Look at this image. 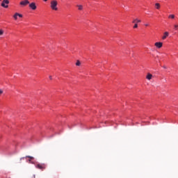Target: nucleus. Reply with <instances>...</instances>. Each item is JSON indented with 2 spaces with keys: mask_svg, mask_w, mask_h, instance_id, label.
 I'll return each mask as SVG.
<instances>
[{
  "mask_svg": "<svg viewBox=\"0 0 178 178\" xmlns=\"http://www.w3.org/2000/svg\"><path fill=\"white\" fill-rule=\"evenodd\" d=\"M50 7L52 10H58V1L56 0H53L50 3Z\"/></svg>",
  "mask_w": 178,
  "mask_h": 178,
  "instance_id": "nucleus-1",
  "label": "nucleus"
},
{
  "mask_svg": "<svg viewBox=\"0 0 178 178\" xmlns=\"http://www.w3.org/2000/svg\"><path fill=\"white\" fill-rule=\"evenodd\" d=\"M35 168L40 170H44V169H47V165L45 163H38L35 165Z\"/></svg>",
  "mask_w": 178,
  "mask_h": 178,
  "instance_id": "nucleus-2",
  "label": "nucleus"
},
{
  "mask_svg": "<svg viewBox=\"0 0 178 178\" xmlns=\"http://www.w3.org/2000/svg\"><path fill=\"white\" fill-rule=\"evenodd\" d=\"M132 23L135 24L134 29H137L138 27V23H141V19H139L138 18L134 19Z\"/></svg>",
  "mask_w": 178,
  "mask_h": 178,
  "instance_id": "nucleus-3",
  "label": "nucleus"
},
{
  "mask_svg": "<svg viewBox=\"0 0 178 178\" xmlns=\"http://www.w3.org/2000/svg\"><path fill=\"white\" fill-rule=\"evenodd\" d=\"M29 3H30V1H29V0H24L19 3V5H21V6H26L29 5Z\"/></svg>",
  "mask_w": 178,
  "mask_h": 178,
  "instance_id": "nucleus-4",
  "label": "nucleus"
},
{
  "mask_svg": "<svg viewBox=\"0 0 178 178\" xmlns=\"http://www.w3.org/2000/svg\"><path fill=\"white\" fill-rule=\"evenodd\" d=\"M5 3H6V5H5ZM8 3H9L8 0H3V2H2V3H1V6H2L3 8H8Z\"/></svg>",
  "mask_w": 178,
  "mask_h": 178,
  "instance_id": "nucleus-5",
  "label": "nucleus"
},
{
  "mask_svg": "<svg viewBox=\"0 0 178 178\" xmlns=\"http://www.w3.org/2000/svg\"><path fill=\"white\" fill-rule=\"evenodd\" d=\"M29 8H31L32 10H35V9H37V6H35V3H31L29 4Z\"/></svg>",
  "mask_w": 178,
  "mask_h": 178,
  "instance_id": "nucleus-6",
  "label": "nucleus"
},
{
  "mask_svg": "<svg viewBox=\"0 0 178 178\" xmlns=\"http://www.w3.org/2000/svg\"><path fill=\"white\" fill-rule=\"evenodd\" d=\"M163 44L161 42H157L154 44L155 47H156V48H162V45Z\"/></svg>",
  "mask_w": 178,
  "mask_h": 178,
  "instance_id": "nucleus-7",
  "label": "nucleus"
},
{
  "mask_svg": "<svg viewBox=\"0 0 178 178\" xmlns=\"http://www.w3.org/2000/svg\"><path fill=\"white\" fill-rule=\"evenodd\" d=\"M169 37V32H165L163 36L162 37V40H166V38Z\"/></svg>",
  "mask_w": 178,
  "mask_h": 178,
  "instance_id": "nucleus-8",
  "label": "nucleus"
},
{
  "mask_svg": "<svg viewBox=\"0 0 178 178\" xmlns=\"http://www.w3.org/2000/svg\"><path fill=\"white\" fill-rule=\"evenodd\" d=\"M146 79L147 80H151L152 79V74H147V76H146Z\"/></svg>",
  "mask_w": 178,
  "mask_h": 178,
  "instance_id": "nucleus-9",
  "label": "nucleus"
},
{
  "mask_svg": "<svg viewBox=\"0 0 178 178\" xmlns=\"http://www.w3.org/2000/svg\"><path fill=\"white\" fill-rule=\"evenodd\" d=\"M155 6L156 9H160L161 8V4L159 3H156Z\"/></svg>",
  "mask_w": 178,
  "mask_h": 178,
  "instance_id": "nucleus-10",
  "label": "nucleus"
},
{
  "mask_svg": "<svg viewBox=\"0 0 178 178\" xmlns=\"http://www.w3.org/2000/svg\"><path fill=\"white\" fill-rule=\"evenodd\" d=\"M175 17H176V16H175V15H173V14H171V15H170L168 16V19H175Z\"/></svg>",
  "mask_w": 178,
  "mask_h": 178,
  "instance_id": "nucleus-11",
  "label": "nucleus"
},
{
  "mask_svg": "<svg viewBox=\"0 0 178 178\" xmlns=\"http://www.w3.org/2000/svg\"><path fill=\"white\" fill-rule=\"evenodd\" d=\"M17 15H18L17 13H16L13 15V17H14L15 20H17V17H18Z\"/></svg>",
  "mask_w": 178,
  "mask_h": 178,
  "instance_id": "nucleus-12",
  "label": "nucleus"
},
{
  "mask_svg": "<svg viewBox=\"0 0 178 178\" xmlns=\"http://www.w3.org/2000/svg\"><path fill=\"white\" fill-rule=\"evenodd\" d=\"M78 9L79 10H83V6L81 5H78Z\"/></svg>",
  "mask_w": 178,
  "mask_h": 178,
  "instance_id": "nucleus-13",
  "label": "nucleus"
},
{
  "mask_svg": "<svg viewBox=\"0 0 178 178\" xmlns=\"http://www.w3.org/2000/svg\"><path fill=\"white\" fill-rule=\"evenodd\" d=\"M81 65V63H80V60H77L76 63V66H80Z\"/></svg>",
  "mask_w": 178,
  "mask_h": 178,
  "instance_id": "nucleus-14",
  "label": "nucleus"
},
{
  "mask_svg": "<svg viewBox=\"0 0 178 178\" xmlns=\"http://www.w3.org/2000/svg\"><path fill=\"white\" fill-rule=\"evenodd\" d=\"M4 31L2 29H0V35H3Z\"/></svg>",
  "mask_w": 178,
  "mask_h": 178,
  "instance_id": "nucleus-15",
  "label": "nucleus"
},
{
  "mask_svg": "<svg viewBox=\"0 0 178 178\" xmlns=\"http://www.w3.org/2000/svg\"><path fill=\"white\" fill-rule=\"evenodd\" d=\"M26 158H29V159H31V160L34 159V157L31 156H26Z\"/></svg>",
  "mask_w": 178,
  "mask_h": 178,
  "instance_id": "nucleus-16",
  "label": "nucleus"
},
{
  "mask_svg": "<svg viewBox=\"0 0 178 178\" xmlns=\"http://www.w3.org/2000/svg\"><path fill=\"white\" fill-rule=\"evenodd\" d=\"M17 16H18L19 17H23V15L19 14V13H17Z\"/></svg>",
  "mask_w": 178,
  "mask_h": 178,
  "instance_id": "nucleus-17",
  "label": "nucleus"
},
{
  "mask_svg": "<svg viewBox=\"0 0 178 178\" xmlns=\"http://www.w3.org/2000/svg\"><path fill=\"white\" fill-rule=\"evenodd\" d=\"M174 27H175V30H177L178 24H175V25H174Z\"/></svg>",
  "mask_w": 178,
  "mask_h": 178,
  "instance_id": "nucleus-18",
  "label": "nucleus"
},
{
  "mask_svg": "<svg viewBox=\"0 0 178 178\" xmlns=\"http://www.w3.org/2000/svg\"><path fill=\"white\" fill-rule=\"evenodd\" d=\"M1 94H3V90H2L1 89H0V95H1Z\"/></svg>",
  "mask_w": 178,
  "mask_h": 178,
  "instance_id": "nucleus-19",
  "label": "nucleus"
},
{
  "mask_svg": "<svg viewBox=\"0 0 178 178\" xmlns=\"http://www.w3.org/2000/svg\"><path fill=\"white\" fill-rule=\"evenodd\" d=\"M145 26L146 27H148L149 24H145Z\"/></svg>",
  "mask_w": 178,
  "mask_h": 178,
  "instance_id": "nucleus-20",
  "label": "nucleus"
},
{
  "mask_svg": "<svg viewBox=\"0 0 178 178\" xmlns=\"http://www.w3.org/2000/svg\"><path fill=\"white\" fill-rule=\"evenodd\" d=\"M50 80H52V76H49Z\"/></svg>",
  "mask_w": 178,
  "mask_h": 178,
  "instance_id": "nucleus-21",
  "label": "nucleus"
},
{
  "mask_svg": "<svg viewBox=\"0 0 178 178\" xmlns=\"http://www.w3.org/2000/svg\"><path fill=\"white\" fill-rule=\"evenodd\" d=\"M29 163H30V162H31V159H29Z\"/></svg>",
  "mask_w": 178,
  "mask_h": 178,
  "instance_id": "nucleus-22",
  "label": "nucleus"
},
{
  "mask_svg": "<svg viewBox=\"0 0 178 178\" xmlns=\"http://www.w3.org/2000/svg\"><path fill=\"white\" fill-rule=\"evenodd\" d=\"M43 1H44V2H47V1H48V0H43Z\"/></svg>",
  "mask_w": 178,
  "mask_h": 178,
  "instance_id": "nucleus-23",
  "label": "nucleus"
},
{
  "mask_svg": "<svg viewBox=\"0 0 178 178\" xmlns=\"http://www.w3.org/2000/svg\"><path fill=\"white\" fill-rule=\"evenodd\" d=\"M21 159H24V157L21 158Z\"/></svg>",
  "mask_w": 178,
  "mask_h": 178,
  "instance_id": "nucleus-24",
  "label": "nucleus"
},
{
  "mask_svg": "<svg viewBox=\"0 0 178 178\" xmlns=\"http://www.w3.org/2000/svg\"><path fill=\"white\" fill-rule=\"evenodd\" d=\"M163 67H164V69H166V67H165V66H164Z\"/></svg>",
  "mask_w": 178,
  "mask_h": 178,
  "instance_id": "nucleus-25",
  "label": "nucleus"
}]
</instances>
